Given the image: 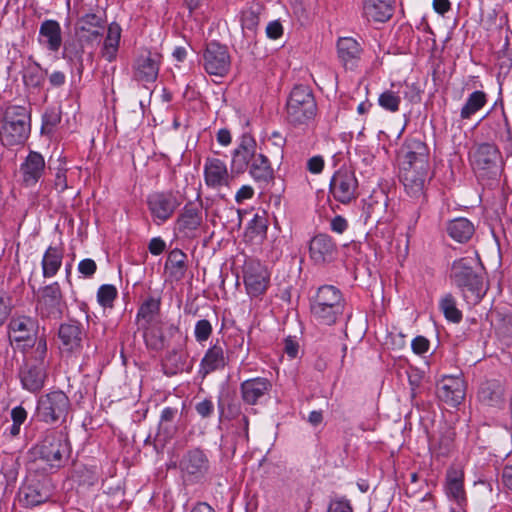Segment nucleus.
Wrapping results in <instances>:
<instances>
[{
    "instance_id": "obj_1",
    "label": "nucleus",
    "mask_w": 512,
    "mask_h": 512,
    "mask_svg": "<svg viewBox=\"0 0 512 512\" xmlns=\"http://www.w3.org/2000/svg\"><path fill=\"white\" fill-rule=\"evenodd\" d=\"M450 279L469 306L478 304L487 293L488 287L477 257L467 256L455 260L451 266Z\"/></svg>"
},
{
    "instance_id": "obj_2",
    "label": "nucleus",
    "mask_w": 512,
    "mask_h": 512,
    "mask_svg": "<svg viewBox=\"0 0 512 512\" xmlns=\"http://www.w3.org/2000/svg\"><path fill=\"white\" fill-rule=\"evenodd\" d=\"M30 134V115L25 107L12 106L6 110L0 127V140L5 146L23 144Z\"/></svg>"
},
{
    "instance_id": "obj_3",
    "label": "nucleus",
    "mask_w": 512,
    "mask_h": 512,
    "mask_svg": "<svg viewBox=\"0 0 512 512\" xmlns=\"http://www.w3.org/2000/svg\"><path fill=\"white\" fill-rule=\"evenodd\" d=\"M70 410L69 397L61 390H54L39 397L35 415L46 424L64 423Z\"/></svg>"
},
{
    "instance_id": "obj_4",
    "label": "nucleus",
    "mask_w": 512,
    "mask_h": 512,
    "mask_svg": "<svg viewBox=\"0 0 512 512\" xmlns=\"http://www.w3.org/2000/svg\"><path fill=\"white\" fill-rule=\"evenodd\" d=\"M287 120L294 126L306 124L314 118L317 110L311 90L307 86H296L290 93L286 105Z\"/></svg>"
},
{
    "instance_id": "obj_5",
    "label": "nucleus",
    "mask_w": 512,
    "mask_h": 512,
    "mask_svg": "<svg viewBox=\"0 0 512 512\" xmlns=\"http://www.w3.org/2000/svg\"><path fill=\"white\" fill-rule=\"evenodd\" d=\"M33 451L50 467L60 468L69 453L68 440L62 432L48 430Z\"/></svg>"
},
{
    "instance_id": "obj_6",
    "label": "nucleus",
    "mask_w": 512,
    "mask_h": 512,
    "mask_svg": "<svg viewBox=\"0 0 512 512\" xmlns=\"http://www.w3.org/2000/svg\"><path fill=\"white\" fill-rule=\"evenodd\" d=\"M9 338L17 350H25L30 343L40 338L38 320L20 315L13 317L8 324Z\"/></svg>"
},
{
    "instance_id": "obj_7",
    "label": "nucleus",
    "mask_w": 512,
    "mask_h": 512,
    "mask_svg": "<svg viewBox=\"0 0 512 512\" xmlns=\"http://www.w3.org/2000/svg\"><path fill=\"white\" fill-rule=\"evenodd\" d=\"M210 463L203 450L194 448L187 451L179 461V469L185 481L200 482L208 473Z\"/></svg>"
},
{
    "instance_id": "obj_8",
    "label": "nucleus",
    "mask_w": 512,
    "mask_h": 512,
    "mask_svg": "<svg viewBox=\"0 0 512 512\" xmlns=\"http://www.w3.org/2000/svg\"><path fill=\"white\" fill-rule=\"evenodd\" d=\"M357 188L358 181L355 174L347 168L337 170L330 181V193L336 201L343 204L356 199Z\"/></svg>"
},
{
    "instance_id": "obj_9",
    "label": "nucleus",
    "mask_w": 512,
    "mask_h": 512,
    "mask_svg": "<svg viewBox=\"0 0 512 512\" xmlns=\"http://www.w3.org/2000/svg\"><path fill=\"white\" fill-rule=\"evenodd\" d=\"M65 301L57 282L45 286L41 290L37 310L41 317L58 319L65 309Z\"/></svg>"
},
{
    "instance_id": "obj_10",
    "label": "nucleus",
    "mask_w": 512,
    "mask_h": 512,
    "mask_svg": "<svg viewBox=\"0 0 512 512\" xmlns=\"http://www.w3.org/2000/svg\"><path fill=\"white\" fill-rule=\"evenodd\" d=\"M147 205L156 224L167 221L180 205L171 192H155L148 196Z\"/></svg>"
},
{
    "instance_id": "obj_11",
    "label": "nucleus",
    "mask_w": 512,
    "mask_h": 512,
    "mask_svg": "<svg viewBox=\"0 0 512 512\" xmlns=\"http://www.w3.org/2000/svg\"><path fill=\"white\" fill-rule=\"evenodd\" d=\"M203 57L204 68L208 74L222 77L229 71L230 56L226 46L210 42Z\"/></svg>"
},
{
    "instance_id": "obj_12",
    "label": "nucleus",
    "mask_w": 512,
    "mask_h": 512,
    "mask_svg": "<svg viewBox=\"0 0 512 512\" xmlns=\"http://www.w3.org/2000/svg\"><path fill=\"white\" fill-rule=\"evenodd\" d=\"M270 274L258 261H249L244 268V283L247 293L252 297L263 294L268 288Z\"/></svg>"
},
{
    "instance_id": "obj_13",
    "label": "nucleus",
    "mask_w": 512,
    "mask_h": 512,
    "mask_svg": "<svg viewBox=\"0 0 512 512\" xmlns=\"http://www.w3.org/2000/svg\"><path fill=\"white\" fill-rule=\"evenodd\" d=\"M466 385L461 376H444L437 383V396L451 407L458 406L465 398Z\"/></svg>"
},
{
    "instance_id": "obj_14",
    "label": "nucleus",
    "mask_w": 512,
    "mask_h": 512,
    "mask_svg": "<svg viewBox=\"0 0 512 512\" xmlns=\"http://www.w3.org/2000/svg\"><path fill=\"white\" fill-rule=\"evenodd\" d=\"M257 143L249 134H243L240 142L233 151L231 169L236 173H244L259 153L256 152Z\"/></svg>"
},
{
    "instance_id": "obj_15",
    "label": "nucleus",
    "mask_w": 512,
    "mask_h": 512,
    "mask_svg": "<svg viewBox=\"0 0 512 512\" xmlns=\"http://www.w3.org/2000/svg\"><path fill=\"white\" fill-rule=\"evenodd\" d=\"M413 169L420 173L428 170L427 146L420 140H411L405 148L403 170Z\"/></svg>"
},
{
    "instance_id": "obj_16",
    "label": "nucleus",
    "mask_w": 512,
    "mask_h": 512,
    "mask_svg": "<svg viewBox=\"0 0 512 512\" xmlns=\"http://www.w3.org/2000/svg\"><path fill=\"white\" fill-rule=\"evenodd\" d=\"M160 55L148 52L140 55L134 63V79L139 82L151 83L157 79Z\"/></svg>"
},
{
    "instance_id": "obj_17",
    "label": "nucleus",
    "mask_w": 512,
    "mask_h": 512,
    "mask_svg": "<svg viewBox=\"0 0 512 512\" xmlns=\"http://www.w3.org/2000/svg\"><path fill=\"white\" fill-rule=\"evenodd\" d=\"M230 176L224 161L218 158H207L204 164L205 184L213 189L229 186Z\"/></svg>"
},
{
    "instance_id": "obj_18",
    "label": "nucleus",
    "mask_w": 512,
    "mask_h": 512,
    "mask_svg": "<svg viewBox=\"0 0 512 512\" xmlns=\"http://www.w3.org/2000/svg\"><path fill=\"white\" fill-rule=\"evenodd\" d=\"M44 157L36 151H31L20 166L22 181L26 187L35 186L45 172Z\"/></svg>"
},
{
    "instance_id": "obj_19",
    "label": "nucleus",
    "mask_w": 512,
    "mask_h": 512,
    "mask_svg": "<svg viewBox=\"0 0 512 512\" xmlns=\"http://www.w3.org/2000/svg\"><path fill=\"white\" fill-rule=\"evenodd\" d=\"M271 388L272 384L267 378L256 377L245 380L240 385L242 400L248 405H256L268 395Z\"/></svg>"
},
{
    "instance_id": "obj_20",
    "label": "nucleus",
    "mask_w": 512,
    "mask_h": 512,
    "mask_svg": "<svg viewBox=\"0 0 512 512\" xmlns=\"http://www.w3.org/2000/svg\"><path fill=\"white\" fill-rule=\"evenodd\" d=\"M336 251L335 243L332 238L326 234H318L310 241V257L316 264L332 261L335 258Z\"/></svg>"
},
{
    "instance_id": "obj_21",
    "label": "nucleus",
    "mask_w": 512,
    "mask_h": 512,
    "mask_svg": "<svg viewBox=\"0 0 512 512\" xmlns=\"http://www.w3.org/2000/svg\"><path fill=\"white\" fill-rule=\"evenodd\" d=\"M48 367L22 364L19 370V377L22 387L31 392L40 391L47 379Z\"/></svg>"
},
{
    "instance_id": "obj_22",
    "label": "nucleus",
    "mask_w": 512,
    "mask_h": 512,
    "mask_svg": "<svg viewBox=\"0 0 512 512\" xmlns=\"http://www.w3.org/2000/svg\"><path fill=\"white\" fill-rule=\"evenodd\" d=\"M25 350H18L23 354V364L48 367L50 366V355L48 352L47 339L44 334L25 347Z\"/></svg>"
},
{
    "instance_id": "obj_23",
    "label": "nucleus",
    "mask_w": 512,
    "mask_h": 512,
    "mask_svg": "<svg viewBox=\"0 0 512 512\" xmlns=\"http://www.w3.org/2000/svg\"><path fill=\"white\" fill-rule=\"evenodd\" d=\"M471 159L475 169L492 170L498 167L500 153L495 145L482 143L473 151Z\"/></svg>"
},
{
    "instance_id": "obj_24",
    "label": "nucleus",
    "mask_w": 512,
    "mask_h": 512,
    "mask_svg": "<svg viewBox=\"0 0 512 512\" xmlns=\"http://www.w3.org/2000/svg\"><path fill=\"white\" fill-rule=\"evenodd\" d=\"M202 224V202L187 203L177 219V226L180 232L188 234L197 230Z\"/></svg>"
},
{
    "instance_id": "obj_25",
    "label": "nucleus",
    "mask_w": 512,
    "mask_h": 512,
    "mask_svg": "<svg viewBox=\"0 0 512 512\" xmlns=\"http://www.w3.org/2000/svg\"><path fill=\"white\" fill-rule=\"evenodd\" d=\"M23 501L27 506H37L50 498V490L38 479H28L21 488Z\"/></svg>"
},
{
    "instance_id": "obj_26",
    "label": "nucleus",
    "mask_w": 512,
    "mask_h": 512,
    "mask_svg": "<svg viewBox=\"0 0 512 512\" xmlns=\"http://www.w3.org/2000/svg\"><path fill=\"white\" fill-rule=\"evenodd\" d=\"M82 328L77 322L64 323L59 327L58 336L62 349L67 352H76L81 348Z\"/></svg>"
},
{
    "instance_id": "obj_27",
    "label": "nucleus",
    "mask_w": 512,
    "mask_h": 512,
    "mask_svg": "<svg viewBox=\"0 0 512 512\" xmlns=\"http://www.w3.org/2000/svg\"><path fill=\"white\" fill-rule=\"evenodd\" d=\"M393 11V0H363V14L368 20L385 22Z\"/></svg>"
},
{
    "instance_id": "obj_28",
    "label": "nucleus",
    "mask_w": 512,
    "mask_h": 512,
    "mask_svg": "<svg viewBox=\"0 0 512 512\" xmlns=\"http://www.w3.org/2000/svg\"><path fill=\"white\" fill-rule=\"evenodd\" d=\"M39 42L49 51L57 52L62 45L61 27L55 20H45L39 29Z\"/></svg>"
},
{
    "instance_id": "obj_29",
    "label": "nucleus",
    "mask_w": 512,
    "mask_h": 512,
    "mask_svg": "<svg viewBox=\"0 0 512 512\" xmlns=\"http://www.w3.org/2000/svg\"><path fill=\"white\" fill-rule=\"evenodd\" d=\"M263 12V6L260 3H253L242 10L240 22L243 36L247 40H253L260 21V15Z\"/></svg>"
},
{
    "instance_id": "obj_30",
    "label": "nucleus",
    "mask_w": 512,
    "mask_h": 512,
    "mask_svg": "<svg viewBox=\"0 0 512 512\" xmlns=\"http://www.w3.org/2000/svg\"><path fill=\"white\" fill-rule=\"evenodd\" d=\"M227 364V357L220 344L211 346L205 353L200 362L199 372L206 376L213 371L223 369Z\"/></svg>"
},
{
    "instance_id": "obj_31",
    "label": "nucleus",
    "mask_w": 512,
    "mask_h": 512,
    "mask_svg": "<svg viewBox=\"0 0 512 512\" xmlns=\"http://www.w3.org/2000/svg\"><path fill=\"white\" fill-rule=\"evenodd\" d=\"M338 55L346 68H354L361 54L359 43L351 38H340L337 43Z\"/></svg>"
},
{
    "instance_id": "obj_32",
    "label": "nucleus",
    "mask_w": 512,
    "mask_h": 512,
    "mask_svg": "<svg viewBox=\"0 0 512 512\" xmlns=\"http://www.w3.org/2000/svg\"><path fill=\"white\" fill-rule=\"evenodd\" d=\"M161 299L155 297L147 298L139 307L137 312V323L140 327H147L158 324L157 318L160 313Z\"/></svg>"
},
{
    "instance_id": "obj_33",
    "label": "nucleus",
    "mask_w": 512,
    "mask_h": 512,
    "mask_svg": "<svg viewBox=\"0 0 512 512\" xmlns=\"http://www.w3.org/2000/svg\"><path fill=\"white\" fill-rule=\"evenodd\" d=\"M426 176L427 172L420 173L413 169H404L402 180L407 194L416 199L424 197Z\"/></svg>"
},
{
    "instance_id": "obj_34",
    "label": "nucleus",
    "mask_w": 512,
    "mask_h": 512,
    "mask_svg": "<svg viewBox=\"0 0 512 512\" xmlns=\"http://www.w3.org/2000/svg\"><path fill=\"white\" fill-rule=\"evenodd\" d=\"M250 176L257 182L268 183L274 177V170L268 157L262 153L254 156L248 166Z\"/></svg>"
},
{
    "instance_id": "obj_35",
    "label": "nucleus",
    "mask_w": 512,
    "mask_h": 512,
    "mask_svg": "<svg viewBox=\"0 0 512 512\" xmlns=\"http://www.w3.org/2000/svg\"><path fill=\"white\" fill-rule=\"evenodd\" d=\"M121 31L120 25L115 22L108 26L107 35L101 49V56L108 62H113L117 57Z\"/></svg>"
},
{
    "instance_id": "obj_36",
    "label": "nucleus",
    "mask_w": 512,
    "mask_h": 512,
    "mask_svg": "<svg viewBox=\"0 0 512 512\" xmlns=\"http://www.w3.org/2000/svg\"><path fill=\"white\" fill-rule=\"evenodd\" d=\"M474 225L466 218H456L447 225L448 235L459 243L468 241L474 234Z\"/></svg>"
},
{
    "instance_id": "obj_37",
    "label": "nucleus",
    "mask_w": 512,
    "mask_h": 512,
    "mask_svg": "<svg viewBox=\"0 0 512 512\" xmlns=\"http://www.w3.org/2000/svg\"><path fill=\"white\" fill-rule=\"evenodd\" d=\"M186 259V254L180 249H174L168 254L165 270L172 279L180 280L184 277L187 269Z\"/></svg>"
},
{
    "instance_id": "obj_38",
    "label": "nucleus",
    "mask_w": 512,
    "mask_h": 512,
    "mask_svg": "<svg viewBox=\"0 0 512 512\" xmlns=\"http://www.w3.org/2000/svg\"><path fill=\"white\" fill-rule=\"evenodd\" d=\"M342 306L344 299L339 289L332 285H324L318 289L315 300L311 306Z\"/></svg>"
},
{
    "instance_id": "obj_39",
    "label": "nucleus",
    "mask_w": 512,
    "mask_h": 512,
    "mask_svg": "<svg viewBox=\"0 0 512 512\" xmlns=\"http://www.w3.org/2000/svg\"><path fill=\"white\" fill-rule=\"evenodd\" d=\"M63 254L53 246H49L42 258V272L45 278H51L57 274L62 265Z\"/></svg>"
},
{
    "instance_id": "obj_40",
    "label": "nucleus",
    "mask_w": 512,
    "mask_h": 512,
    "mask_svg": "<svg viewBox=\"0 0 512 512\" xmlns=\"http://www.w3.org/2000/svg\"><path fill=\"white\" fill-rule=\"evenodd\" d=\"M455 432L450 428H446L439 436L437 442L431 447L432 454L435 458H447L454 450Z\"/></svg>"
},
{
    "instance_id": "obj_41",
    "label": "nucleus",
    "mask_w": 512,
    "mask_h": 512,
    "mask_svg": "<svg viewBox=\"0 0 512 512\" xmlns=\"http://www.w3.org/2000/svg\"><path fill=\"white\" fill-rule=\"evenodd\" d=\"M503 395V386L496 380L483 383L479 390L480 399L488 405L500 404L503 400Z\"/></svg>"
},
{
    "instance_id": "obj_42",
    "label": "nucleus",
    "mask_w": 512,
    "mask_h": 512,
    "mask_svg": "<svg viewBox=\"0 0 512 512\" xmlns=\"http://www.w3.org/2000/svg\"><path fill=\"white\" fill-rule=\"evenodd\" d=\"M344 312L342 306H311L313 317L321 324L333 325Z\"/></svg>"
},
{
    "instance_id": "obj_43",
    "label": "nucleus",
    "mask_w": 512,
    "mask_h": 512,
    "mask_svg": "<svg viewBox=\"0 0 512 512\" xmlns=\"http://www.w3.org/2000/svg\"><path fill=\"white\" fill-rule=\"evenodd\" d=\"M446 492L457 502L464 499L463 475L460 471L450 468L447 471Z\"/></svg>"
},
{
    "instance_id": "obj_44",
    "label": "nucleus",
    "mask_w": 512,
    "mask_h": 512,
    "mask_svg": "<svg viewBox=\"0 0 512 512\" xmlns=\"http://www.w3.org/2000/svg\"><path fill=\"white\" fill-rule=\"evenodd\" d=\"M186 353L181 349H173L168 352L164 359V368L167 374H177L178 372H182L186 368Z\"/></svg>"
},
{
    "instance_id": "obj_45",
    "label": "nucleus",
    "mask_w": 512,
    "mask_h": 512,
    "mask_svg": "<svg viewBox=\"0 0 512 512\" xmlns=\"http://www.w3.org/2000/svg\"><path fill=\"white\" fill-rule=\"evenodd\" d=\"M398 87V90L395 91L393 89L385 90L378 97V104L381 108L391 113H396L399 111L400 103H401V88L402 84H392V88Z\"/></svg>"
},
{
    "instance_id": "obj_46",
    "label": "nucleus",
    "mask_w": 512,
    "mask_h": 512,
    "mask_svg": "<svg viewBox=\"0 0 512 512\" xmlns=\"http://www.w3.org/2000/svg\"><path fill=\"white\" fill-rule=\"evenodd\" d=\"M486 104V95L483 91H474L466 100L461 109L460 116L462 119H469L478 112Z\"/></svg>"
},
{
    "instance_id": "obj_47",
    "label": "nucleus",
    "mask_w": 512,
    "mask_h": 512,
    "mask_svg": "<svg viewBox=\"0 0 512 512\" xmlns=\"http://www.w3.org/2000/svg\"><path fill=\"white\" fill-rule=\"evenodd\" d=\"M46 74L47 72L43 71L38 63L32 62L25 68L23 74L24 84L27 87L39 88L44 83Z\"/></svg>"
},
{
    "instance_id": "obj_48",
    "label": "nucleus",
    "mask_w": 512,
    "mask_h": 512,
    "mask_svg": "<svg viewBox=\"0 0 512 512\" xmlns=\"http://www.w3.org/2000/svg\"><path fill=\"white\" fill-rule=\"evenodd\" d=\"M439 307L447 320L453 323L461 321L462 312L457 308L456 299L452 294H445L439 302Z\"/></svg>"
},
{
    "instance_id": "obj_49",
    "label": "nucleus",
    "mask_w": 512,
    "mask_h": 512,
    "mask_svg": "<svg viewBox=\"0 0 512 512\" xmlns=\"http://www.w3.org/2000/svg\"><path fill=\"white\" fill-rule=\"evenodd\" d=\"M178 413L176 408L166 407L162 410L159 421V436L164 435V440L171 437L173 433V421Z\"/></svg>"
},
{
    "instance_id": "obj_50",
    "label": "nucleus",
    "mask_w": 512,
    "mask_h": 512,
    "mask_svg": "<svg viewBox=\"0 0 512 512\" xmlns=\"http://www.w3.org/2000/svg\"><path fill=\"white\" fill-rule=\"evenodd\" d=\"M158 324L141 327L144 330L143 336L148 347L154 350H160L164 347V337L157 327Z\"/></svg>"
},
{
    "instance_id": "obj_51",
    "label": "nucleus",
    "mask_w": 512,
    "mask_h": 512,
    "mask_svg": "<svg viewBox=\"0 0 512 512\" xmlns=\"http://www.w3.org/2000/svg\"><path fill=\"white\" fill-rule=\"evenodd\" d=\"M79 23L81 30L90 32L92 35H100L98 30H94L102 27V19L98 15L87 13L80 18Z\"/></svg>"
},
{
    "instance_id": "obj_52",
    "label": "nucleus",
    "mask_w": 512,
    "mask_h": 512,
    "mask_svg": "<svg viewBox=\"0 0 512 512\" xmlns=\"http://www.w3.org/2000/svg\"><path fill=\"white\" fill-rule=\"evenodd\" d=\"M117 296V290L113 285L105 284L100 286L97 292V299L103 307H111Z\"/></svg>"
},
{
    "instance_id": "obj_53",
    "label": "nucleus",
    "mask_w": 512,
    "mask_h": 512,
    "mask_svg": "<svg viewBox=\"0 0 512 512\" xmlns=\"http://www.w3.org/2000/svg\"><path fill=\"white\" fill-rule=\"evenodd\" d=\"M247 230L253 235L263 237L267 231V221L263 216L255 214L249 222Z\"/></svg>"
},
{
    "instance_id": "obj_54",
    "label": "nucleus",
    "mask_w": 512,
    "mask_h": 512,
    "mask_svg": "<svg viewBox=\"0 0 512 512\" xmlns=\"http://www.w3.org/2000/svg\"><path fill=\"white\" fill-rule=\"evenodd\" d=\"M213 331L211 323L206 319H201L196 322L194 335L198 342H204L209 339Z\"/></svg>"
},
{
    "instance_id": "obj_55",
    "label": "nucleus",
    "mask_w": 512,
    "mask_h": 512,
    "mask_svg": "<svg viewBox=\"0 0 512 512\" xmlns=\"http://www.w3.org/2000/svg\"><path fill=\"white\" fill-rule=\"evenodd\" d=\"M66 173H67V169L65 167H63L61 164L59 165V167L56 168L55 179H54V189L58 193L64 192L69 187L68 182H67Z\"/></svg>"
},
{
    "instance_id": "obj_56",
    "label": "nucleus",
    "mask_w": 512,
    "mask_h": 512,
    "mask_svg": "<svg viewBox=\"0 0 512 512\" xmlns=\"http://www.w3.org/2000/svg\"><path fill=\"white\" fill-rule=\"evenodd\" d=\"M12 308V299L5 294H0V326L9 318Z\"/></svg>"
},
{
    "instance_id": "obj_57",
    "label": "nucleus",
    "mask_w": 512,
    "mask_h": 512,
    "mask_svg": "<svg viewBox=\"0 0 512 512\" xmlns=\"http://www.w3.org/2000/svg\"><path fill=\"white\" fill-rule=\"evenodd\" d=\"M83 52L82 45L77 41L66 42L64 44L63 57L70 60L80 58Z\"/></svg>"
},
{
    "instance_id": "obj_58",
    "label": "nucleus",
    "mask_w": 512,
    "mask_h": 512,
    "mask_svg": "<svg viewBox=\"0 0 512 512\" xmlns=\"http://www.w3.org/2000/svg\"><path fill=\"white\" fill-rule=\"evenodd\" d=\"M97 270V265L94 260L87 258L83 259L78 264V271L84 277L89 278L94 275Z\"/></svg>"
},
{
    "instance_id": "obj_59",
    "label": "nucleus",
    "mask_w": 512,
    "mask_h": 512,
    "mask_svg": "<svg viewBox=\"0 0 512 512\" xmlns=\"http://www.w3.org/2000/svg\"><path fill=\"white\" fill-rule=\"evenodd\" d=\"M411 346L414 353L421 355L428 351L430 343L424 336H417L412 340Z\"/></svg>"
},
{
    "instance_id": "obj_60",
    "label": "nucleus",
    "mask_w": 512,
    "mask_h": 512,
    "mask_svg": "<svg viewBox=\"0 0 512 512\" xmlns=\"http://www.w3.org/2000/svg\"><path fill=\"white\" fill-rule=\"evenodd\" d=\"M195 409L201 417L206 418L213 413L214 406L211 400L205 399L201 402H198L195 406Z\"/></svg>"
},
{
    "instance_id": "obj_61",
    "label": "nucleus",
    "mask_w": 512,
    "mask_h": 512,
    "mask_svg": "<svg viewBox=\"0 0 512 512\" xmlns=\"http://www.w3.org/2000/svg\"><path fill=\"white\" fill-rule=\"evenodd\" d=\"M327 512H353V510L347 500H334L329 504Z\"/></svg>"
},
{
    "instance_id": "obj_62",
    "label": "nucleus",
    "mask_w": 512,
    "mask_h": 512,
    "mask_svg": "<svg viewBox=\"0 0 512 512\" xmlns=\"http://www.w3.org/2000/svg\"><path fill=\"white\" fill-rule=\"evenodd\" d=\"M266 34L270 39H278L283 34V27L279 21H272L266 27Z\"/></svg>"
},
{
    "instance_id": "obj_63",
    "label": "nucleus",
    "mask_w": 512,
    "mask_h": 512,
    "mask_svg": "<svg viewBox=\"0 0 512 512\" xmlns=\"http://www.w3.org/2000/svg\"><path fill=\"white\" fill-rule=\"evenodd\" d=\"M254 195V189L250 185H243L235 195V201L238 204L243 203L245 200L251 199Z\"/></svg>"
},
{
    "instance_id": "obj_64",
    "label": "nucleus",
    "mask_w": 512,
    "mask_h": 512,
    "mask_svg": "<svg viewBox=\"0 0 512 512\" xmlns=\"http://www.w3.org/2000/svg\"><path fill=\"white\" fill-rule=\"evenodd\" d=\"M324 168V160L321 156H314L310 158L307 162V169L313 173L318 174Z\"/></svg>"
}]
</instances>
